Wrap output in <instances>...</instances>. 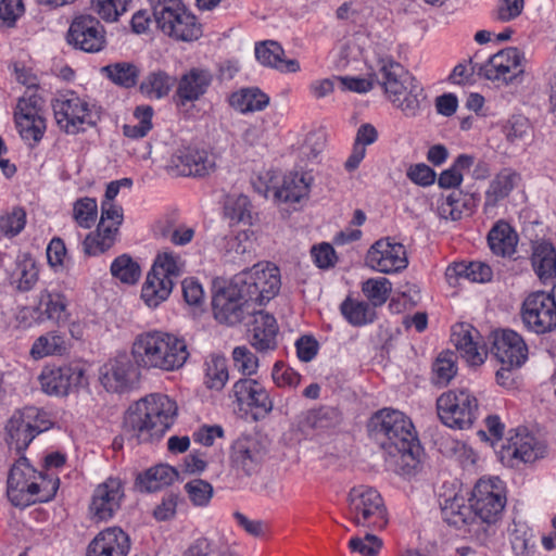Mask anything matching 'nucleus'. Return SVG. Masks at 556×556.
<instances>
[{
    "label": "nucleus",
    "mask_w": 556,
    "mask_h": 556,
    "mask_svg": "<svg viewBox=\"0 0 556 556\" xmlns=\"http://www.w3.org/2000/svg\"><path fill=\"white\" fill-rule=\"evenodd\" d=\"M177 403L165 394H150L137 401L126 412L124 431L138 443L159 441L174 425Z\"/></svg>",
    "instance_id": "f257e3e1"
},
{
    "label": "nucleus",
    "mask_w": 556,
    "mask_h": 556,
    "mask_svg": "<svg viewBox=\"0 0 556 556\" xmlns=\"http://www.w3.org/2000/svg\"><path fill=\"white\" fill-rule=\"evenodd\" d=\"M130 353L136 366L146 370L174 371L181 368L189 357L184 338L160 330L138 334Z\"/></svg>",
    "instance_id": "f03ea898"
},
{
    "label": "nucleus",
    "mask_w": 556,
    "mask_h": 556,
    "mask_svg": "<svg viewBox=\"0 0 556 556\" xmlns=\"http://www.w3.org/2000/svg\"><path fill=\"white\" fill-rule=\"evenodd\" d=\"M368 431L390 455H400L403 462L416 460L420 444L408 416L393 408H382L369 419Z\"/></svg>",
    "instance_id": "7ed1b4c3"
},
{
    "label": "nucleus",
    "mask_w": 556,
    "mask_h": 556,
    "mask_svg": "<svg viewBox=\"0 0 556 556\" xmlns=\"http://www.w3.org/2000/svg\"><path fill=\"white\" fill-rule=\"evenodd\" d=\"M7 483L9 501L16 507H27L36 502L52 500L60 480L37 471L25 456H21L12 465Z\"/></svg>",
    "instance_id": "20e7f679"
},
{
    "label": "nucleus",
    "mask_w": 556,
    "mask_h": 556,
    "mask_svg": "<svg viewBox=\"0 0 556 556\" xmlns=\"http://www.w3.org/2000/svg\"><path fill=\"white\" fill-rule=\"evenodd\" d=\"M348 517L357 527L381 530L388 525V514L380 493L367 485L354 486L348 495Z\"/></svg>",
    "instance_id": "39448f33"
},
{
    "label": "nucleus",
    "mask_w": 556,
    "mask_h": 556,
    "mask_svg": "<svg viewBox=\"0 0 556 556\" xmlns=\"http://www.w3.org/2000/svg\"><path fill=\"white\" fill-rule=\"evenodd\" d=\"M250 303L263 305L274 299L281 287L279 268L273 264H256L233 277Z\"/></svg>",
    "instance_id": "423d86ee"
},
{
    "label": "nucleus",
    "mask_w": 556,
    "mask_h": 556,
    "mask_svg": "<svg viewBox=\"0 0 556 556\" xmlns=\"http://www.w3.org/2000/svg\"><path fill=\"white\" fill-rule=\"evenodd\" d=\"M469 502L475 514L473 519L494 525L500 520L506 505L505 488L502 480L497 477L481 478L476 483Z\"/></svg>",
    "instance_id": "0eeeda50"
},
{
    "label": "nucleus",
    "mask_w": 556,
    "mask_h": 556,
    "mask_svg": "<svg viewBox=\"0 0 556 556\" xmlns=\"http://www.w3.org/2000/svg\"><path fill=\"white\" fill-rule=\"evenodd\" d=\"M440 420L453 429H467L477 418L478 401L468 390H450L437 400Z\"/></svg>",
    "instance_id": "6e6552de"
},
{
    "label": "nucleus",
    "mask_w": 556,
    "mask_h": 556,
    "mask_svg": "<svg viewBox=\"0 0 556 556\" xmlns=\"http://www.w3.org/2000/svg\"><path fill=\"white\" fill-rule=\"evenodd\" d=\"M52 421L48 414L35 406L16 410L8 420L5 431L18 453L25 451L41 432L49 430Z\"/></svg>",
    "instance_id": "1a4fd4ad"
},
{
    "label": "nucleus",
    "mask_w": 556,
    "mask_h": 556,
    "mask_svg": "<svg viewBox=\"0 0 556 556\" xmlns=\"http://www.w3.org/2000/svg\"><path fill=\"white\" fill-rule=\"evenodd\" d=\"M520 316L529 331L536 334L551 332L556 327L555 296L544 291L530 293L522 302Z\"/></svg>",
    "instance_id": "9d476101"
},
{
    "label": "nucleus",
    "mask_w": 556,
    "mask_h": 556,
    "mask_svg": "<svg viewBox=\"0 0 556 556\" xmlns=\"http://www.w3.org/2000/svg\"><path fill=\"white\" fill-rule=\"evenodd\" d=\"M123 223V210L113 202L102 201L101 217L97 230L84 240V251L88 255H99L111 249Z\"/></svg>",
    "instance_id": "9b49d317"
},
{
    "label": "nucleus",
    "mask_w": 556,
    "mask_h": 556,
    "mask_svg": "<svg viewBox=\"0 0 556 556\" xmlns=\"http://www.w3.org/2000/svg\"><path fill=\"white\" fill-rule=\"evenodd\" d=\"M66 41L77 50L97 53L106 46V31L93 15L79 14L73 18L70 25Z\"/></svg>",
    "instance_id": "f8f14e48"
},
{
    "label": "nucleus",
    "mask_w": 556,
    "mask_h": 556,
    "mask_svg": "<svg viewBox=\"0 0 556 556\" xmlns=\"http://www.w3.org/2000/svg\"><path fill=\"white\" fill-rule=\"evenodd\" d=\"M250 305L233 279L227 287L216 290L212 299L215 319L228 326L241 323L245 314H250Z\"/></svg>",
    "instance_id": "ddd939ff"
},
{
    "label": "nucleus",
    "mask_w": 556,
    "mask_h": 556,
    "mask_svg": "<svg viewBox=\"0 0 556 556\" xmlns=\"http://www.w3.org/2000/svg\"><path fill=\"white\" fill-rule=\"evenodd\" d=\"M52 108L56 124L66 134H78L84 125L94 124L89 103L73 92L55 99Z\"/></svg>",
    "instance_id": "4468645a"
},
{
    "label": "nucleus",
    "mask_w": 556,
    "mask_h": 556,
    "mask_svg": "<svg viewBox=\"0 0 556 556\" xmlns=\"http://www.w3.org/2000/svg\"><path fill=\"white\" fill-rule=\"evenodd\" d=\"M545 453V445L527 428H518L507 444L498 451L500 460L508 467H517L522 463H532Z\"/></svg>",
    "instance_id": "2eb2a0df"
},
{
    "label": "nucleus",
    "mask_w": 556,
    "mask_h": 556,
    "mask_svg": "<svg viewBox=\"0 0 556 556\" xmlns=\"http://www.w3.org/2000/svg\"><path fill=\"white\" fill-rule=\"evenodd\" d=\"M523 61L525 55L518 48H505L493 54L483 66H479V76L507 85L523 74Z\"/></svg>",
    "instance_id": "dca6fc26"
},
{
    "label": "nucleus",
    "mask_w": 556,
    "mask_h": 556,
    "mask_svg": "<svg viewBox=\"0 0 556 556\" xmlns=\"http://www.w3.org/2000/svg\"><path fill=\"white\" fill-rule=\"evenodd\" d=\"M125 497L124 483L119 478L109 477L98 484L92 493L89 511L96 521H108L121 509Z\"/></svg>",
    "instance_id": "f3484780"
},
{
    "label": "nucleus",
    "mask_w": 556,
    "mask_h": 556,
    "mask_svg": "<svg viewBox=\"0 0 556 556\" xmlns=\"http://www.w3.org/2000/svg\"><path fill=\"white\" fill-rule=\"evenodd\" d=\"M366 264L383 274L401 271L408 265L406 250L402 243L389 237L381 238L367 251Z\"/></svg>",
    "instance_id": "a211bd4d"
},
{
    "label": "nucleus",
    "mask_w": 556,
    "mask_h": 556,
    "mask_svg": "<svg viewBox=\"0 0 556 556\" xmlns=\"http://www.w3.org/2000/svg\"><path fill=\"white\" fill-rule=\"evenodd\" d=\"M41 389L49 395H67L73 389L87 383L85 368L79 364L46 367L40 376Z\"/></svg>",
    "instance_id": "6ab92c4d"
},
{
    "label": "nucleus",
    "mask_w": 556,
    "mask_h": 556,
    "mask_svg": "<svg viewBox=\"0 0 556 556\" xmlns=\"http://www.w3.org/2000/svg\"><path fill=\"white\" fill-rule=\"evenodd\" d=\"M491 351L502 365L522 366L528 359V345L523 338L510 329L492 331Z\"/></svg>",
    "instance_id": "aec40b11"
},
{
    "label": "nucleus",
    "mask_w": 556,
    "mask_h": 556,
    "mask_svg": "<svg viewBox=\"0 0 556 556\" xmlns=\"http://www.w3.org/2000/svg\"><path fill=\"white\" fill-rule=\"evenodd\" d=\"M265 453L256 438L241 437L231 445L230 466L238 475L252 476L260 470Z\"/></svg>",
    "instance_id": "412c9836"
},
{
    "label": "nucleus",
    "mask_w": 556,
    "mask_h": 556,
    "mask_svg": "<svg viewBox=\"0 0 556 556\" xmlns=\"http://www.w3.org/2000/svg\"><path fill=\"white\" fill-rule=\"evenodd\" d=\"M170 166L181 176L204 177L215 169V157L205 150L181 148L172 155Z\"/></svg>",
    "instance_id": "4be33fe9"
},
{
    "label": "nucleus",
    "mask_w": 556,
    "mask_h": 556,
    "mask_svg": "<svg viewBox=\"0 0 556 556\" xmlns=\"http://www.w3.org/2000/svg\"><path fill=\"white\" fill-rule=\"evenodd\" d=\"M134 359L126 354L118 355L104 364L100 371V381L110 392L122 393L128 390L137 378Z\"/></svg>",
    "instance_id": "5701e85b"
},
{
    "label": "nucleus",
    "mask_w": 556,
    "mask_h": 556,
    "mask_svg": "<svg viewBox=\"0 0 556 556\" xmlns=\"http://www.w3.org/2000/svg\"><path fill=\"white\" fill-rule=\"evenodd\" d=\"M213 81L208 70L192 67L184 73L177 81L174 99L177 106H185L200 100Z\"/></svg>",
    "instance_id": "b1692460"
},
{
    "label": "nucleus",
    "mask_w": 556,
    "mask_h": 556,
    "mask_svg": "<svg viewBox=\"0 0 556 556\" xmlns=\"http://www.w3.org/2000/svg\"><path fill=\"white\" fill-rule=\"evenodd\" d=\"M375 75L392 102H396L399 96H403L407 90V84L414 79L400 63L391 59L379 60L378 71Z\"/></svg>",
    "instance_id": "393cba45"
},
{
    "label": "nucleus",
    "mask_w": 556,
    "mask_h": 556,
    "mask_svg": "<svg viewBox=\"0 0 556 556\" xmlns=\"http://www.w3.org/2000/svg\"><path fill=\"white\" fill-rule=\"evenodd\" d=\"M130 540L121 528H108L89 543L86 556H127Z\"/></svg>",
    "instance_id": "a878e982"
},
{
    "label": "nucleus",
    "mask_w": 556,
    "mask_h": 556,
    "mask_svg": "<svg viewBox=\"0 0 556 556\" xmlns=\"http://www.w3.org/2000/svg\"><path fill=\"white\" fill-rule=\"evenodd\" d=\"M233 394L240 404L255 408L262 416H266L273 409V401L267 390L254 379L238 380L233 386Z\"/></svg>",
    "instance_id": "bb28decb"
},
{
    "label": "nucleus",
    "mask_w": 556,
    "mask_h": 556,
    "mask_svg": "<svg viewBox=\"0 0 556 556\" xmlns=\"http://www.w3.org/2000/svg\"><path fill=\"white\" fill-rule=\"evenodd\" d=\"M478 331L470 325L459 324L452 328L451 341L459 352L460 356L470 365L483 364L486 352L475 341Z\"/></svg>",
    "instance_id": "cd10ccee"
},
{
    "label": "nucleus",
    "mask_w": 556,
    "mask_h": 556,
    "mask_svg": "<svg viewBox=\"0 0 556 556\" xmlns=\"http://www.w3.org/2000/svg\"><path fill=\"white\" fill-rule=\"evenodd\" d=\"M254 316L250 332L251 344L260 352L275 350L278 325L275 317L264 311L251 312Z\"/></svg>",
    "instance_id": "c85d7f7f"
},
{
    "label": "nucleus",
    "mask_w": 556,
    "mask_h": 556,
    "mask_svg": "<svg viewBox=\"0 0 556 556\" xmlns=\"http://www.w3.org/2000/svg\"><path fill=\"white\" fill-rule=\"evenodd\" d=\"M531 264L538 278L549 282L556 277V249L547 240L532 242Z\"/></svg>",
    "instance_id": "c756f323"
},
{
    "label": "nucleus",
    "mask_w": 556,
    "mask_h": 556,
    "mask_svg": "<svg viewBox=\"0 0 556 556\" xmlns=\"http://www.w3.org/2000/svg\"><path fill=\"white\" fill-rule=\"evenodd\" d=\"M478 200L473 194L453 190L438 204V214L443 219L459 220L464 216H470L477 206Z\"/></svg>",
    "instance_id": "7c9ffc66"
},
{
    "label": "nucleus",
    "mask_w": 556,
    "mask_h": 556,
    "mask_svg": "<svg viewBox=\"0 0 556 556\" xmlns=\"http://www.w3.org/2000/svg\"><path fill=\"white\" fill-rule=\"evenodd\" d=\"M341 419V413L337 408L321 406L303 414L299 421V428L306 435L320 433L338 426Z\"/></svg>",
    "instance_id": "2f4dec72"
},
{
    "label": "nucleus",
    "mask_w": 556,
    "mask_h": 556,
    "mask_svg": "<svg viewBox=\"0 0 556 556\" xmlns=\"http://www.w3.org/2000/svg\"><path fill=\"white\" fill-rule=\"evenodd\" d=\"M282 47L273 40L260 42L255 46V56L257 61L283 73H295L300 70L296 60H285Z\"/></svg>",
    "instance_id": "473e14b6"
},
{
    "label": "nucleus",
    "mask_w": 556,
    "mask_h": 556,
    "mask_svg": "<svg viewBox=\"0 0 556 556\" xmlns=\"http://www.w3.org/2000/svg\"><path fill=\"white\" fill-rule=\"evenodd\" d=\"M312 180L308 174L289 173L281 186L275 188L274 195L285 203H298L308 195Z\"/></svg>",
    "instance_id": "72a5a7b5"
},
{
    "label": "nucleus",
    "mask_w": 556,
    "mask_h": 556,
    "mask_svg": "<svg viewBox=\"0 0 556 556\" xmlns=\"http://www.w3.org/2000/svg\"><path fill=\"white\" fill-rule=\"evenodd\" d=\"M177 471L168 465H157L147 469L136 478V488L140 492H156L172 484Z\"/></svg>",
    "instance_id": "f704fd0d"
},
{
    "label": "nucleus",
    "mask_w": 556,
    "mask_h": 556,
    "mask_svg": "<svg viewBox=\"0 0 556 556\" xmlns=\"http://www.w3.org/2000/svg\"><path fill=\"white\" fill-rule=\"evenodd\" d=\"M491 251L500 256H511L516 252L518 236L505 222H497L488 235Z\"/></svg>",
    "instance_id": "c9c22d12"
},
{
    "label": "nucleus",
    "mask_w": 556,
    "mask_h": 556,
    "mask_svg": "<svg viewBox=\"0 0 556 556\" xmlns=\"http://www.w3.org/2000/svg\"><path fill=\"white\" fill-rule=\"evenodd\" d=\"M150 3L155 23L164 34L172 24H179L182 12H188L181 0H150Z\"/></svg>",
    "instance_id": "e433bc0d"
},
{
    "label": "nucleus",
    "mask_w": 556,
    "mask_h": 556,
    "mask_svg": "<svg viewBox=\"0 0 556 556\" xmlns=\"http://www.w3.org/2000/svg\"><path fill=\"white\" fill-rule=\"evenodd\" d=\"M174 281L153 271H149L142 286L141 299L149 307H157L172 293Z\"/></svg>",
    "instance_id": "4c0bfd02"
},
{
    "label": "nucleus",
    "mask_w": 556,
    "mask_h": 556,
    "mask_svg": "<svg viewBox=\"0 0 556 556\" xmlns=\"http://www.w3.org/2000/svg\"><path fill=\"white\" fill-rule=\"evenodd\" d=\"M68 350L70 343L65 336L58 331H50L35 340L29 354L34 359H41L51 355H65Z\"/></svg>",
    "instance_id": "58836bf2"
},
{
    "label": "nucleus",
    "mask_w": 556,
    "mask_h": 556,
    "mask_svg": "<svg viewBox=\"0 0 556 556\" xmlns=\"http://www.w3.org/2000/svg\"><path fill=\"white\" fill-rule=\"evenodd\" d=\"M520 176L510 168H503L491 181L485 192V206H495L501 200L508 197L517 186Z\"/></svg>",
    "instance_id": "ea45409f"
},
{
    "label": "nucleus",
    "mask_w": 556,
    "mask_h": 556,
    "mask_svg": "<svg viewBox=\"0 0 556 556\" xmlns=\"http://www.w3.org/2000/svg\"><path fill=\"white\" fill-rule=\"evenodd\" d=\"M66 307L65 298L61 293L50 292L48 290L40 292L37 306L40 317H45L58 324L65 323L68 317Z\"/></svg>",
    "instance_id": "a19ab883"
},
{
    "label": "nucleus",
    "mask_w": 556,
    "mask_h": 556,
    "mask_svg": "<svg viewBox=\"0 0 556 556\" xmlns=\"http://www.w3.org/2000/svg\"><path fill=\"white\" fill-rule=\"evenodd\" d=\"M101 73L114 85L130 89L138 83L140 68L131 62H115L103 66Z\"/></svg>",
    "instance_id": "79ce46f5"
},
{
    "label": "nucleus",
    "mask_w": 556,
    "mask_h": 556,
    "mask_svg": "<svg viewBox=\"0 0 556 556\" xmlns=\"http://www.w3.org/2000/svg\"><path fill=\"white\" fill-rule=\"evenodd\" d=\"M229 103L235 110L249 113L264 110L269 103V97L258 88H245L233 92Z\"/></svg>",
    "instance_id": "37998d69"
},
{
    "label": "nucleus",
    "mask_w": 556,
    "mask_h": 556,
    "mask_svg": "<svg viewBox=\"0 0 556 556\" xmlns=\"http://www.w3.org/2000/svg\"><path fill=\"white\" fill-rule=\"evenodd\" d=\"M175 84V78L164 71H154L149 73L141 81L140 92L151 99H162L166 97Z\"/></svg>",
    "instance_id": "c03bdc74"
},
{
    "label": "nucleus",
    "mask_w": 556,
    "mask_h": 556,
    "mask_svg": "<svg viewBox=\"0 0 556 556\" xmlns=\"http://www.w3.org/2000/svg\"><path fill=\"white\" fill-rule=\"evenodd\" d=\"M204 384L211 390H222L229 379L227 359L222 355H210L204 363Z\"/></svg>",
    "instance_id": "a18cd8bd"
},
{
    "label": "nucleus",
    "mask_w": 556,
    "mask_h": 556,
    "mask_svg": "<svg viewBox=\"0 0 556 556\" xmlns=\"http://www.w3.org/2000/svg\"><path fill=\"white\" fill-rule=\"evenodd\" d=\"M377 137L378 132L371 124H363L357 129L352 153L345 162L346 170L352 172L358 167L366 154L365 147L374 143L377 140Z\"/></svg>",
    "instance_id": "49530a36"
},
{
    "label": "nucleus",
    "mask_w": 556,
    "mask_h": 556,
    "mask_svg": "<svg viewBox=\"0 0 556 556\" xmlns=\"http://www.w3.org/2000/svg\"><path fill=\"white\" fill-rule=\"evenodd\" d=\"M341 313L351 325L356 327L370 324L376 317L375 311L368 303L350 298L342 302Z\"/></svg>",
    "instance_id": "de8ad7c7"
},
{
    "label": "nucleus",
    "mask_w": 556,
    "mask_h": 556,
    "mask_svg": "<svg viewBox=\"0 0 556 556\" xmlns=\"http://www.w3.org/2000/svg\"><path fill=\"white\" fill-rule=\"evenodd\" d=\"M426 100V94L421 85L414 78L407 84V90L403 96H399L396 102H392L399 108L406 116H415L422 101Z\"/></svg>",
    "instance_id": "09e8293b"
},
{
    "label": "nucleus",
    "mask_w": 556,
    "mask_h": 556,
    "mask_svg": "<svg viewBox=\"0 0 556 556\" xmlns=\"http://www.w3.org/2000/svg\"><path fill=\"white\" fill-rule=\"evenodd\" d=\"M470 505L464 503L463 497L446 500L442 507L443 520L455 528H462L469 522L471 514Z\"/></svg>",
    "instance_id": "8fccbe9b"
},
{
    "label": "nucleus",
    "mask_w": 556,
    "mask_h": 556,
    "mask_svg": "<svg viewBox=\"0 0 556 556\" xmlns=\"http://www.w3.org/2000/svg\"><path fill=\"white\" fill-rule=\"evenodd\" d=\"M111 274L123 283H136L141 274L139 264L128 254H122L111 264Z\"/></svg>",
    "instance_id": "3c124183"
},
{
    "label": "nucleus",
    "mask_w": 556,
    "mask_h": 556,
    "mask_svg": "<svg viewBox=\"0 0 556 556\" xmlns=\"http://www.w3.org/2000/svg\"><path fill=\"white\" fill-rule=\"evenodd\" d=\"M165 34L176 40L192 41L201 37L202 26L198 23L197 17L189 11L182 12V18L179 24L176 26L172 24L170 29Z\"/></svg>",
    "instance_id": "603ef678"
},
{
    "label": "nucleus",
    "mask_w": 556,
    "mask_h": 556,
    "mask_svg": "<svg viewBox=\"0 0 556 556\" xmlns=\"http://www.w3.org/2000/svg\"><path fill=\"white\" fill-rule=\"evenodd\" d=\"M452 275L467 278L473 282H485L491 280L492 269L481 262H472L469 265L459 263L447 268L446 276L452 277Z\"/></svg>",
    "instance_id": "864d4df0"
},
{
    "label": "nucleus",
    "mask_w": 556,
    "mask_h": 556,
    "mask_svg": "<svg viewBox=\"0 0 556 556\" xmlns=\"http://www.w3.org/2000/svg\"><path fill=\"white\" fill-rule=\"evenodd\" d=\"M457 356L452 351L441 352L432 365L434 382L437 384L446 386L456 375Z\"/></svg>",
    "instance_id": "5fc2aeb1"
},
{
    "label": "nucleus",
    "mask_w": 556,
    "mask_h": 556,
    "mask_svg": "<svg viewBox=\"0 0 556 556\" xmlns=\"http://www.w3.org/2000/svg\"><path fill=\"white\" fill-rule=\"evenodd\" d=\"M185 262L173 252H164L156 256L151 271L173 280L184 271Z\"/></svg>",
    "instance_id": "6e6d98bb"
},
{
    "label": "nucleus",
    "mask_w": 556,
    "mask_h": 556,
    "mask_svg": "<svg viewBox=\"0 0 556 556\" xmlns=\"http://www.w3.org/2000/svg\"><path fill=\"white\" fill-rule=\"evenodd\" d=\"M392 290L391 282L384 278H370L363 282L362 291L374 307L381 306Z\"/></svg>",
    "instance_id": "4d7b16f0"
},
{
    "label": "nucleus",
    "mask_w": 556,
    "mask_h": 556,
    "mask_svg": "<svg viewBox=\"0 0 556 556\" xmlns=\"http://www.w3.org/2000/svg\"><path fill=\"white\" fill-rule=\"evenodd\" d=\"M511 548L517 556H531L535 542L533 534L526 525L514 523L509 530Z\"/></svg>",
    "instance_id": "13d9d810"
},
{
    "label": "nucleus",
    "mask_w": 556,
    "mask_h": 556,
    "mask_svg": "<svg viewBox=\"0 0 556 556\" xmlns=\"http://www.w3.org/2000/svg\"><path fill=\"white\" fill-rule=\"evenodd\" d=\"M134 116L138 119L136 125H124L123 132L131 139H139L147 136L152 129L153 109L150 105L137 106Z\"/></svg>",
    "instance_id": "bf43d9fd"
},
{
    "label": "nucleus",
    "mask_w": 556,
    "mask_h": 556,
    "mask_svg": "<svg viewBox=\"0 0 556 556\" xmlns=\"http://www.w3.org/2000/svg\"><path fill=\"white\" fill-rule=\"evenodd\" d=\"M131 0H91V9L108 23L118 21L127 10Z\"/></svg>",
    "instance_id": "052dcab7"
},
{
    "label": "nucleus",
    "mask_w": 556,
    "mask_h": 556,
    "mask_svg": "<svg viewBox=\"0 0 556 556\" xmlns=\"http://www.w3.org/2000/svg\"><path fill=\"white\" fill-rule=\"evenodd\" d=\"M42 103V99L36 92H25L17 102L14 113L15 122L42 117L40 114Z\"/></svg>",
    "instance_id": "680f3d73"
},
{
    "label": "nucleus",
    "mask_w": 556,
    "mask_h": 556,
    "mask_svg": "<svg viewBox=\"0 0 556 556\" xmlns=\"http://www.w3.org/2000/svg\"><path fill=\"white\" fill-rule=\"evenodd\" d=\"M98 205L92 198L78 199L74 203L73 217L83 228H90L97 219Z\"/></svg>",
    "instance_id": "e2e57ef3"
},
{
    "label": "nucleus",
    "mask_w": 556,
    "mask_h": 556,
    "mask_svg": "<svg viewBox=\"0 0 556 556\" xmlns=\"http://www.w3.org/2000/svg\"><path fill=\"white\" fill-rule=\"evenodd\" d=\"M26 212L22 207H13L0 216V232L9 238L18 235L25 227Z\"/></svg>",
    "instance_id": "0e129e2a"
},
{
    "label": "nucleus",
    "mask_w": 556,
    "mask_h": 556,
    "mask_svg": "<svg viewBox=\"0 0 556 556\" xmlns=\"http://www.w3.org/2000/svg\"><path fill=\"white\" fill-rule=\"evenodd\" d=\"M185 491L194 506H206L213 496V486L202 479H194L185 484Z\"/></svg>",
    "instance_id": "69168bd1"
},
{
    "label": "nucleus",
    "mask_w": 556,
    "mask_h": 556,
    "mask_svg": "<svg viewBox=\"0 0 556 556\" xmlns=\"http://www.w3.org/2000/svg\"><path fill=\"white\" fill-rule=\"evenodd\" d=\"M16 288L21 292H27L34 288L38 280V269L30 258H24L16 264Z\"/></svg>",
    "instance_id": "338daca9"
},
{
    "label": "nucleus",
    "mask_w": 556,
    "mask_h": 556,
    "mask_svg": "<svg viewBox=\"0 0 556 556\" xmlns=\"http://www.w3.org/2000/svg\"><path fill=\"white\" fill-rule=\"evenodd\" d=\"M15 124L22 139L28 141L30 146L37 144L46 131V119L43 117L15 122Z\"/></svg>",
    "instance_id": "774afa93"
}]
</instances>
